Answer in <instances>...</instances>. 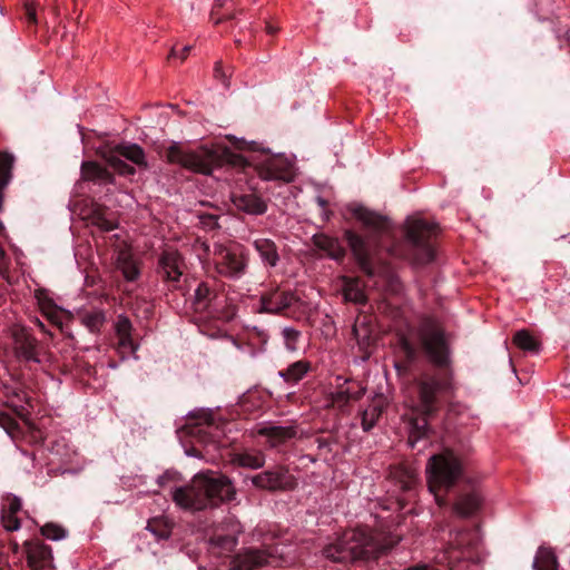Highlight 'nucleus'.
<instances>
[{
	"label": "nucleus",
	"mask_w": 570,
	"mask_h": 570,
	"mask_svg": "<svg viewBox=\"0 0 570 570\" xmlns=\"http://www.w3.org/2000/svg\"><path fill=\"white\" fill-rule=\"evenodd\" d=\"M417 344L405 335L399 340L403 360L395 364L399 372L411 371L424 354L433 370L421 372L414 379L419 414L410 422L409 444L414 448L432 432L429 420L443 401L453 396L454 372L452 367L451 334L432 316H424L416 331Z\"/></svg>",
	"instance_id": "f257e3e1"
},
{
	"label": "nucleus",
	"mask_w": 570,
	"mask_h": 570,
	"mask_svg": "<svg viewBox=\"0 0 570 570\" xmlns=\"http://www.w3.org/2000/svg\"><path fill=\"white\" fill-rule=\"evenodd\" d=\"M233 145L239 150H250L248 157L236 154L229 148L212 150L200 148L198 150H184L179 145L173 144L166 150V159L170 164L205 175H209L216 167L229 165L245 170L253 167L262 180H279L291 183L296 176L294 163L283 155H273L266 150H258L254 141L233 138Z\"/></svg>",
	"instance_id": "f03ea898"
},
{
	"label": "nucleus",
	"mask_w": 570,
	"mask_h": 570,
	"mask_svg": "<svg viewBox=\"0 0 570 570\" xmlns=\"http://www.w3.org/2000/svg\"><path fill=\"white\" fill-rule=\"evenodd\" d=\"M463 465L459 456L451 450L432 455L426 464V479L430 492L436 503L448 504L446 494L455 493L452 510L461 518L475 515L482 508L483 497L480 491L469 484L462 485Z\"/></svg>",
	"instance_id": "7ed1b4c3"
},
{
	"label": "nucleus",
	"mask_w": 570,
	"mask_h": 570,
	"mask_svg": "<svg viewBox=\"0 0 570 570\" xmlns=\"http://www.w3.org/2000/svg\"><path fill=\"white\" fill-rule=\"evenodd\" d=\"M396 541L375 535L367 527L347 529L326 544L322 553L333 562L365 564L386 554Z\"/></svg>",
	"instance_id": "20e7f679"
},
{
	"label": "nucleus",
	"mask_w": 570,
	"mask_h": 570,
	"mask_svg": "<svg viewBox=\"0 0 570 570\" xmlns=\"http://www.w3.org/2000/svg\"><path fill=\"white\" fill-rule=\"evenodd\" d=\"M173 501L184 510L202 511L236 499L232 481L215 471H202L189 483L171 491Z\"/></svg>",
	"instance_id": "39448f33"
},
{
	"label": "nucleus",
	"mask_w": 570,
	"mask_h": 570,
	"mask_svg": "<svg viewBox=\"0 0 570 570\" xmlns=\"http://www.w3.org/2000/svg\"><path fill=\"white\" fill-rule=\"evenodd\" d=\"M405 240L395 254L416 265H425L435 256L438 226L425 219L409 217L404 224Z\"/></svg>",
	"instance_id": "423d86ee"
},
{
	"label": "nucleus",
	"mask_w": 570,
	"mask_h": 570,
	"mask_svg": "<svg viewBox=\"0 0 570 570\" xmlns=\"http://www.w3.org/2000/svg\"><path fill=\"white\" fill-rule=\"evenodd\" d=\"M101 157L121 176H132L136 168L121 159L125 158L140 169H147L148 163L144 149L131 142H121L108 150L101 151Z\"/></svg>",
	"instance_id": "0eeeda50"
},
{
	"label": "nucleus",
	"mask_w": 570,
	"mask_h": 570,
	"mask_svg": "<svg viewBox=\"0 0 570 570\" xmlns=\"http://www.w3.org/2000/svg\"><path fill=\"white\" fill-rule=\"evenodd\" d=\"M479 534L476 529L458 530L450 534V542L442 560L446 559L451 570L455 563L472 558V550L476 546Z\"/></svg>",
	"instance_id": "6e6552de"
},
{
	"label": "nucleus",
	"mask_w": 570,
	"mask_h": 570,
	"mask_svg": "<svg viewBox=\"0 0 570 570\" xmlns=\"http://www.w3.org/2000/svg\"><path fill=\"white\" fill-rule=\"evenodd\" d=\"M13 352L16 357L24 363L41 364L46 355L43 345L24 326L12 330Z\"/></svg>",
	"instance_id": "1a4fd4ad"
},
{
	"label": "nucleus",
	"mask_w": 570,
	"mask_h": 570,
	"mask_svg": "<svg viewBox=\"0 0 570 570\" xmlns=\"http://www.w3.org/2000/svg\"><path fill=\"white\" fill-rule=\"evenodd\" d=\"M252 483L257 489L269 492L291 491L297 485L294 475L283 465H276L254 475Z\"/></svg>",
	"instance_id": "9d476101"
},
{
	"label": "nucleus",
	"mask_w": 570,
	"mask_h": 570,
	"mask_svg": "<svg viewBox=\"0 0 570 570\" xmlns=\"http://www.w3.org/2000/svg\"><path fill=\"white\" fill-rule=\"evenodd\" d=\"M184 269V258L177 250L167 249L159 255L156 273L169 288H178Z\"/></svg>",
	"instance_id": "9b49d317"
},
{
	"label": "nucleus",
	"mask_w": 570,
	"mask_h": 570,
	"mask_svg": "<svg viewBox=\"0 0 570 570\" xmlns=\"http://www.w3.org/2000/svg\"><path fill=\"white\" fill-rule=\"evenodd\" d=\"M215 264L219 274L239 278L245 274L247 261L239 249L219 247L215 253Z\"/></svg>",
	"instance_id": "f8f14e48"
},
{
	"label": "nucleus",
	"mask_w": 570,
	"mask_h": 570,
	"mask_svg": "<svg viewBox=\"0 0 570 570\" xmlns=\"http://www.w3.org/2000/svg\"><path fill=\"white\" fill-rule=\"evenodd\" d=\"M297 301L298 297L291 291L272 288L262 293L258 311L273 315H285V312Z\"/></svg>",
	"instance_id": "ddd939ff"
},
{
	"label": "nucleus",
	"mask_w": 570,
	"mask_h": 570,
	"mask_svg": "<svg viewBox=\"0 0 570 570\" xmlns=\"http://www.w3.org/2000/svg\"><path fill=\"white\" fill-rule=\"evenodd\" d=\"M345 238L360 269L367 276L375 275V266L364 238L353 230L345 232Z\"/></svg>",
	"instance_id": "4468645a"
},
{
	"label": "nucleus",
	"mask_w": 570,
	"mask_h": 570,
	"mask_svg": "<svg viewBox=\"0 0 570 570\" xmlns=\"http://www.w3.org/2000/svg\"><path fill=\"white\" fill-rule=\"evenodd\" d=\"M352 216L356 218L363 228L372 234H382L390 228V222L385 216H382L362 205H351L348 207Z\"/></svg>",
	"instance_id": "2eb2a0df"
},
{
	"label": "nucleus",
	"mask_w": 570,
	"mask_h": 570,
	"mask_svg": "<svg viewBox=\"0 0 570 570\" xmlns=\"http://www.w3.org/2000/svg\"><path fill=\"white\" fill-rule=\"evenodd\" d=\"M230 202L237 210L250 216L264 215L268 208L267 200L255 191L232 193Z\"/></svg>",
	"instance_id": "dca6fc26"
},
{
	"label": "nucleus",
	"mask_w": 570,
	"mask_h": 570,
	"mask_svg": "<svg viewBox=\"0 0 570 570\" xmlns=\"http://www.w3.org/2000/svg\"><path fill=\"white\" fill-rule=\"evenodd\" d=\"M225 303V297L212 288L207 283L202 282L195 289L194 307L198 313H207L208 316L216 315L218 305Z\"/></svg>",
	"instance_id": "f3484780"
},
{
	"label": "nucleus",
	"mask_w": 570,
	"mask_h": 570,
	"mask_svg": "<svg viewBox=\"0 0 570 570\" xmlns=\"http://www.w3.org/2000/svg\"><path fill=\"white\" fill-rule=\"evenodd\" d=\"M269 558L266 550L246 548L233 557L232 567L234 570H255L267 566Z\"/></svg>",
	"instance_id": "a211bd4d"
},
{
	"label": "nucleus",
	"mask_w": 570,
	"mask_h": 570,
	"mask_svg": "<svg viewBox=\"0 0 570 570\" xmlns=\"http://www.w3.org/2000/svg\"><path fill=\"white\" fill-rule=\"evenodd\" d=\"M24 552L28 566L32 570H41L52 561L51 548L39 540L27 541L24 543Z\"/></svg>",
	"instance_id": "6ab92c4d"
},
{
	"label": "nucleus",
	"mask_w": 570,
	"mask_h": 570,
	"mask_svg": "<svg viewBox=\"0 0 570 570\" xmlns=\"http://www.w3.org/2000/svg\"><path fill=\"white\" fill-rule=\"evenodd\" d=\"M389 476L403 493H409V497L412 495L417 484V473L415 469L405 464L391 466Z\"/></svg>",
	"instance_id": "aec40b11"
},
{
	"label": "nucleus",
	"mask_w": 570,
	"mask_h": 570,
	"mask_svg": "<svg viewBox=\"0 0 570 570\" xmlns=\"http://www.w3.org/2000/svg\"><path fill=\"white\" fill-rule=\"evenodd\" d=\"M257 434L266 438L272 448H276L286 443L288 440L296 438V426H281V425H263L257 430Z\"/></svg>",
	"instance_id": "412c9836"
},
{
	"label": "nucleus",
	"mask_w": 570,
	"mask_h": 570,
	"mask_svg": "<svg viewBox=\"0 0 570 570\" xmlns=\"http://www.w3.org/2000/svg\"><path fill=\"white\" fill-rule=\"evenodd\" d=\"M313 245L324 252L330 258L342 261L345 257V249L337 238H333L326 234H315L312 237Z\"/></svg>",
	"instance_id": "4be33fe9"
},
{
	"label": "nucleus",
	"mask_w": 570,
	"mask_h": 570,
	"mask_svg": "<svg viewBox=\"0 0 570 570\" xmlns=\"http://www.w3.org/2000/svg\"><path fill=\"white\" fill-rule=\"evenodd\" d=\"M81 176L85 180L100 184H114V175L96 161H83L81 164Z\"/></svg>",
	"instance_id": "5701e85b"
},
{
	"label": "nucleus",
	"mask_w": 570,
	"mask_h": 570,
	"mask_svg": "<svg viewBox=\"0 0 570 570\" xmlns=\"http://www.w3.org/2000/svg\"><path fill=\"white\" fill-rule=\"evenodd\" d=\"M132 324L128 317L119 316L116 323V334L118 336L119 348L135 353L138 344L135 343L132 336Z\"/></svg>",
	"instance_id": "b1692460"
},
{
	"label": "nucleus",
	"mask_w": 570,
	"mask_h": 570,
	"mask_svg": "<svg viewBox=\"0 0 570 570\" xmlns=\"http://www.w3.org/2000/svg\"><path fill=\"white\" fill-rule=\"evenodd\" d=\"M312 370V363L307 360H299L281 370L278 375L285 383L294 385L302 381Z\"/></svg>",
	"instance_id": "393cba45"
},
{
	"label": "nucleus",
	"mask_w": 570,
	"mask_h": 570,
	"mask_svg": "<svg viewBox=\"0 0 570 570\" xmlns=\"http://www.w3.org/2000/svg\"><path fill=\"white\" fill-rule=\"evenodd\" d=\"M253 246L265 264L269 265L271 267L277 265L279 255L277 252V246L272 239L257 238L254 240Z\"/></svg>",
	"instance_id": "a878e982"
},
{
	"label": "nucleus",
	"mask_w": 570,
	"mask_h": 570,
	"mask_svg": "<svg viewBox=\"0 0 570 570\" xmlns=\"http://www.w3.org/2000/svg\"><path fill=\"white\" fill-rule=\"evenodd\" d=\"M534 570H559V561L551 547L540 546L533 560Z\"/></svg>",
	"instance_id": "bb28decb"
},
{
	"label": "nucleus",
	"mask_w": 570,
	"mask_h": 570,
	"mask_svg": "<svg viewBox=\"0 0 570 570\" xmlns=\"http://www.w3.org/2000/svg\"><path fill=\"white\" fill-rule=\"evenodd\" d=\"M232 463L242 468L259 469L265 463V455L259 451L236 452L232 456Z\"/></svg>",
	"instance_id": "cd10ccee"
},
{
	"label": "nucleus",
	"mask_w": 570,
	"mask_h": 570,
	"mask_svg": "<svg viewBox=\"0 0 570 570\" xmlns=\"http://www.w3.org/2000/svg\"><path fill=\"white\" fill-rule=\"evenodd\" d=\"M117 268L127 282H135L140 276V267L128 253H120L117 258Z\"/></svg>",
	"instance_id": "c85d7f7f"
},
{
	"label": "nucleus",
	"mask_w": 570,
	"mask_h": 570,
	"mask_svg": "<svg viewBox=\"0 0 570 570\" xmlns=\"http://www.w3.org/2000/svg\"><path fill=\"white\" fill-rule=\"evenodd\" d=\"M238 543V538L235 534H224L217 530L209 537V544L218 552H230Z\"/></svg>",
	"instance_id": "c756f323"
},
{
	"label": "nucleus",
	"mask_w": 570,
	"mask_h": 570,
	"mask_svg": "<svg viewBox=\"0 0 570 570\" xmlns=\"http://www.w3.org/2000/svg\"><path fill=\"white\" fill-rule=\"evenodd\" d=\"M106 206L95 205L89 214V220L102 232H111L117 228V224L106 217Z\"/></svg>",
	"instance_id": "7c9ffc66"
},
{
	"label": "nucleus",
	"mask_w": 570,
	"mask_h": 570,
	"mask_svg": "<svg viewBox=\"0 0 570 570\" xmlns=\"http://www.w3.org/2000/svg\"><path fill=\"white\" fill-rule=\"evenodd\" d=\"M383 413V406L380 402H373L362 412V429L364 432L371 431Z\"/></svg>",
	"instance_id": "2f4dec72"
},
{
	"label": "nucleus",
	"mask_w": 570,
	"mask_h": 570,
	"mask_svg": "<svg viewBox=\"0 0 570 570\" xmlns=\"http://www.w3.org/2000/svg\"><path fill=\"white\" fill-rule=\"evenodd\" d=\"M173 524L164 517H156L148 521L147 529L158 539H168L171 534Z\"/></svg>",
	"instance_id": "473e14b6"
},
{
	"label": "nucleus",
	"mask_w": 570,
	"mask_h": 570,
	"mask_svg": "<svg viewBox=\"0 0 570 570\" xmlns=\"http://www.w3.org/2000/svg\"><path fill=\"white\" fill-rule=\"evenodd\" d=\"M513 343L523 351L538 352L539 342L525 330L518 331L513 336Z\"/></svg>",
	"instance_id": "72a5a7b5"
},
{
	"label": "nucleus",
	"mask_w": 570,
	"mask_h": 570,
	"mask_svg": "<svg viewBox=\"0 0 570 570\" xmlns=\"http://www.w3.org/2000/svg\"><path fill=\"white\" fill-rule=\"evenodd\" d=\"M343 294H344L345 301L352 302L354 304L365 305L367 302L366 294L358 286L357 283L346 284L344 287Z\"/></svg>",
	"instance_id": "f704fd0d"
},
{
	"label": "nucleus",
	"mask_w": 570,
	"mask_h": 570,
	"mask_svg": "<svg viewBox=\"0 0 570 570\" xmlns=\"http://www.w3.org/2000/svg\"><path fill=\"white\" fill-rule=\"evenodd\" d=\"M282 336H283L285 348L288 352L294 353L298 350V343L302 337L301 331L293 328V327H285L282 331Z\"/></svg>",
	"instance_id": "c9c22d12"
},
{
	"label": "nucleus",
	"mask_w": 570,
	"mask_h": 570,
	"mask_svg": "<svg viewBox=\"0 0 570 570\" xmlns=\"http://www.w3.org/2000/svg\"><path fill=\"white\" fill-rule=\"evenodd\" d=\"M0 426L10 435L19 436L21 429L17 420L6 411L0 410Z\"/></svg>",
	"instance_id": "e433bc0d"
},
{
	"label": "nucleus",
	"mask_w": 570,
	"mask_h": 570,
	"mask_svg": "<svg viewBox=\"0 0 570 570\" xmlns=\"http://www.w3.org/2000/svg\"><path fill=\"white\" fill-rule=\"evenodd\" d=\"M40 531L43 537L50 540H60L67 535V531L62 527L51 522L41 527Z\"/></svg>",
	"instance_id": "4c0bfd02"
},
{
	"label": "nucleus",
	"mask_w": 570,
	"mask_h": 570,
	"mask_svg": "<svg viewBox=\"0 0 570 570\" xmlns=\"http://www.w3.org/2000/svg\"><path fill=\"white\" fill-rule=\"evenodd\" d=\"M104 322L105 316L101 312L88 313L83 317V323L90 332H98Z\"/></svg>",
	"instance_id": "58836bf2"
},
{
	"label": "nucleus",
	"mask_w": 570,
	"mask_h": 570,
	"mask_svg": "<svg viewBox=\"0 0 570 570\" xmlns=\"http://www.w3.org/2000/svg\"><path fill=\"white\" fill-rule=\"evenodd\" d=\"M236 314V307L234 305H227V301L225 299V303H222L218 305V311L216 315H210V317L222 320L225 322H229L234 318Z\"/></svg>",
	"instance_id": "ea45409f"
},
{
	"label": "nucleus",
	"mask_w": 570,
	"mask_h": 570,
	"mask_svg": "<svg viewBox=\"0 0 570 570\" xmlns=\"http://www.w3.org/2000/svg\"><path fill=\"white\" fill-rule=\"evenodd\" d=\"M1 522L8 531H16L20 528V520L17 518V514H11L6 511H2Z\"/></svg>",
	"instance_id": "a19ab883"
},
{
	"label": "nucleus",
	"mask_w": 570,
	"mask_h": 570,
	"mask_svg": "<svg viewBox=\"0 0 570 570\" xmlns=\"http://www.w3.org/2000/svg\"><path fill=\"white\" fill-rule=\"evenodd\" d=\"M348 393H350V387H347L345 390L337 391L333 395V403L338 407H343V406L347 405L351 402V396Z\"/></svg>",
	"instance_id": "79ce46f5"
},
{
	"label": "nucleus",
	"mask_w": 570,
	"mask_h": 570,
	"mask_svg": "<svg viewBox=\"0 0 570 570\" xmlns=\"http://www.w3.org/2000/svg\"><path fill=\"white\" fill-rule=\"evenodd\" d=\"M21 500L17 497L8 498L7 504L3 507L2 511L9 512L11 514H17L21 510Z\"/></svg>",
	"instance_id": "37998d69"
},
{
	"label": "nucleus",
	"mask_w": 570,
	"mask_h": 570,
	"mask_svg": "<svg viewBox=\"0 0 570 570\" xmlns=\"http://www.w3.org/2000/svg\"><path fill=\"white\" fill-rule=\"evenodd\" d=\"M228 4H233L232 0H216L212 9V20L215 21L220 14V9H226Z\"/></svg>",
	"instance_id": "c03bdc74"
},
{
	"label": "nucleus",
	"mask_w": 570,
	"mask_h": 570,
	"mask_svg": "<svg viewBox=\"0 0 570 570\" xmlns=\"http://www.w3.org/2000/svg\"><path fill=\"white\" fill-rule=\"evenodd\" d=\"M200 220H202V224L209 228V229H215L218 227V217L216 215H212V214H206V215H203L200 216Z\"/></svg>",
	"instance_id": "a18cd8bd"
},
{
	"label": "nucleus",
	"mask_w": 570,
	"mask_h": 570,
	"mask_svg": "<svg viewBox=\"0 0 570 570\" xmlns=\"http://www.w3.org/2000/svg\"><path fill=\"white\" fill-rule=\"evenodd\" d=\"M243 10H238V11H235V10H230L229 9V6L225 9V12L224 13H220L219 17H217V19L214 21L216 24L223 22V21H228V20H233L235 19L236 14L237 13H240Z\"/></svg>",
	"instance_id": "49530a36"
},
{
	"label": "nucleus",
	"mask_w": 570,
	"mask_h": 570,
	"mask_svg": "<svg viewBox=\"0 0 570 570\" xmlns=\"http://www.w3.org/2000/svg\"><path fill=\"white\" fill-rule=\"evenodd\" d=\"M190 50H191V46H185V47H183V49H181V50H180V52L178 53V52H177V50H176V48H173V49L170 50V52H169V55H168V58H167V59H168V60H170V59H173V58L179 57V58H180V60H181V61H184V60L188 57V55H189Z\"/></svg>",
	"instance_id": "de8ad7c7"
},
{
	"label": "nucleus",
	"mask_w": 570,
	"mask_h": 570,
	"mask_svg": "<svg viewBox=\"0 0 570 570\" xmlns=\"http://www.w3.org/2000/svg\"><path fill=\"white\" fill-rule=\"evenodd\" d=\"M179 478L178 473L166 471L164 474H161L157 482L160 487H165L167 483L171 481H176Z\"/></svg>",
	"instance_id": "09e8293b"
},
{
	"label": "nucleus",
	"mask_w": 570,
	"mask_h": 570,
	"mask_svg": "<svg viewBox=\"0 0 570 570\" xmlns=\"http://www.w3.org/2000/svg\"><path fill=\"white\" fill-rule=\"evenodd\" d=\"M214 75L217 79H220L225 85H227L228 76H227L226 71L224 70L220 61H217L215 63Z\"/></svg>",
	"instance_id": "8fccbe9b"
},
{
	"label": "nucleus",
	"mask_w": 570,
	"mask_h": 570,
	"mask_svg": "<svg viewBox=\"0 0 570 570\" xmlns=\"http://www.w3.org/2000/svg\"><path fill=\"white\" fill-rule=\"evenodd\" d=\"M348 394L351 396V401H358L365 394V389L364 387H358L357 390L350 389Z\"/></svg>",
	"instance_id": "3c124183"
},
{
	"label": "nucleus",
	"mask_w": 570,
	"mask_h": 570,
	"mask_svg": "<svg viewBox=\"0 0 570 570\" xmlns=\"http://www.w3.org/2000/svg\"><path fill=\"white\" fill-rule=\"evenodd\" d=\"M26 14H27V18L30 22H37V18H36V9L32 8L31 6H27L26 7Z\"/></svg>",
	"instance_id": "603ef678"
},
{
	"label": "nucleus",
	"mask_w": 570,
	"mask_h": 570,
	"mask_svg": "<svg viewBox=\"0 0 570 570\" xmlns=\"http://www.w3.org/2000/svg\"><path fill=\"white\" fill-rule=\"evenodd\" d=\"M191 416H193V417H197V419H198V417H199V419H203V421H204L206 424H208V425H209V424H212V422H213V419H212L210 414L205 413V412H202L199 415L193 414Z\"/></svg>",
	"instance_id": "864d4df0"
},
{
	"label": "nucleus",
	"mask_w": 570,
	"mask_h": 570,
	"mask_svg": "<svg viewBox=\"0 0 570 570\" xmlns=\"http://www.w3.org/2000/svg\"><path fill=\"white\" fill-rule=\"evenodd\" d=\"M278 29H279L278 27L272 24L271 22L266 23V32L268 35H275L278 31Z\"/></svg>",
	"instance_id": "5fc2aeb1"
},
{
	"label": "nucleus",
	"mask_w": 570,
	"mask_h": 570,
	"mask_svg": "<svg viewBox=\"0 0 570 570\" xmlns=\"http://www.w3.org/2000/svg\"><path fill=\"white\" fill-rule=\"evenodd\" d=\"M409 570H438V569L431 568V567H428V566H419V567L411 568Z\"/></svg>",
	"instance_id": "6e6d98bb"
},
{
	"label": "nucleus",
	"mask_w": 570,
	"mask_h": 570,
	"mask_svg": "<svg viewBox=\"0 0 570 570\" xmlns=\"http://www.w3.org/2000/svg\"><path fill=\"white\" fill-rule=\"evenodd\" d=\"M41 305L45 307H52L53 306V303L51 299H46L43 303H41Z\"/></svg>",
	"instance_id": "4d7b16f0"
}]
</instances>
